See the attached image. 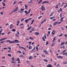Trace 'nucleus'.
I'll return each mask as SVG.
<instances>
[{
  "label": "nucleus",
  "instance_id": "15",
  "mask_svg": "<svg viewBox=\"0 0 67 67\" xmlns=\"http://www.w3.org/2000/svg\"><path fill=\"white\" fill-rule=\"evenodd\" d=\"M16 61H18L19 62L20 61V59L19 58H17V59H16Z\"/></svg>",
  "mask_w": 67,
  "mask_h": 67
},
{
  "label": "nucleus",
  "instance_id": "56",
  "mask_svg": "<svg viewBox=\"0 0 67 67\" xmlns=\"http://www.w3.org/2000/svg\"><path fill=\"white\" fill-rule=\"evenodd\" d=\"M65 51H66V50H65L63 52H62V53H65Z\"/></svg>",
  "mask_w": 67,
  "mask_h": 67
},
{
  "label": "nucleus",
  "instance_id": "54",
  "mask_svg": "<svg viewBox=\"0 0 67 67\" xmlns=\"http://www.w3.org/2000/svg\"><path fill=\"white\" fill-rule=\"evenodd\" d=\"M15 3H16V2H14V3L13 4V5H14L15 4Z\"/></svg>",
  "mask_w": 67,
  "mask_h": 67
},
{
  "label": "nucleus",
  "instance_id": "30",
  "mask_svg": "<svg viewBox=\"0 0 67 67\" xmlns=\"http://www.w3.org/2000/svg\"><path fill=\"white\" fill-rule=\"evenodd\" d=\"M32 21V22H31V24H33V22L34 21V20H32L31 21Z\"/></svg>",
  "mask_w": 67,
  "mask_h": 67
},
{
  "label": "nucleus",
  "instance_id": "44",
  "mask_svg": "<svg viewBox=\"0 0 67 67\" xmlns=\"http://www.w3.org/2000/svg\"><path fill=\"white\" fill-rule=\"evenodd\" d=\"M28 21L31 20H32V18H30L29 19H28Z\"/></svg>",
  "mask_w": 67,
  "mask_h": 67
},
{
  "label": "nucleus",
  "instance_id": "26",
  "mask_svg": "<svg viewBox=\"0 0 67 67\" xmlns=\"http://www.w3.org/2000/svg\"><path fill=\"white\" fill-rule=\"evenodd\" d=\"M58 5H57L55 6V8L57 9V8H58Z\"/></svg>",
  "mask_w": 67,
  "mask_h": 67
},
{
  "label": "nucleus",
  "instance_id": "49",
  "mask_svg": "<svg viewBox=\"0 0 67 67\" xmlns=\"http://www.w3.org/2000/svg\"><path fill=\"white\" fill-rule=\"evenodd\" d=\"M8 49H10V50L11 49V48L9 47H8Z\"/></svg>",
  "mask_w": 67,
  "mask_h": 67
},
{
  "label": "nucleus",
  "instance_id": "45",
  "mask_svg": "<svg viewBox=\"0 0 67 67\" xmlns=\"http://www.w3.org/2000/svg\"><path fill=\"white\" fill-rule=\"evenodd\" d=\"M63 35V34H61V35H59V37H60V36H62Z\"/></svg>",
  "mask_w": 67,
  "mask_h": 67
},
{
  "label": "nucleus",
  "instance_id": "36",
  "mask_svg": "<svg viewBox=\"0 0 67 67\" xmlns=\"http://www.w3.org/2000/svg\"><path fill=\"white\" fill-rule=\"evenodd\" d=\"M7 55L9 56V57H11V54H8Z\"/></svg>",
  "mask_w": 67,
  "mask_h": 67
},
{
  "label": "nucleus",
  "instance_id": "11",
  "mask_svg": "<svg viewBox=\"0 0 67 67\" xmlns=\"http://www.w3.org/2000/svg\"><path fill=\"white\" fill-rule=\"evenodd\" d=\"M35 34L36 35H38L40 34V33L37 32H35Z\"/></svg>",
  "mask_w": 67,
  "mask_h": 67
},
{
  "label": "nucleus",
  "instance_id": "23",
  "mask_svg": "<svg viewBox=\"0 0 67 67\" xmlns=\"http://www.w3.org/2000/svg\"><path fill=\"white\" fill-rule=\"evenodd\" d=\"M67 64V62H63V64L64 65H65V64Z\"/></svg>",
  "mask_w": 67,
  "mask_h": 67
},
{
  "label": "nucleus",
  "instance_id": "7",
  "mask_svg": "<svg viewBox=\"0 0 67 67\" xmlns=\"http://www.w3.org/2000/svg\"><path fill=\"white\" fill-rule=\"evenodd\" d=\"M44 52L45 53V54H48V53L47 52V51L46 50H44Z\"/></svg>",
  "mask_w": 67,
  "mask_h": 67
},
{
  "label": "nucleus",
  "instance_id": "24",
  "mask_svg": "<svg viewBox=\"0 0 67 67\" xmlns=\"http://www.w3.org/2000/svg\"><path fill=\"white\" fill-rule=\"evenodd\" d=\"M2 4H3V7H4L5 6V3H4V2H2Z\"/></svg>",
  "mask_w": 67,
  "mask_h": 67
},
{
  "label": "nucleus",
  "instance_id": "37",
  "mask_svg": "<svg viewBox=\"0 0 67 67\" xmlns=\"http://www.w3.org/2000/svg\"><path fill=\"white\" fill-rule=\"evenodd\" d=\"M14 12V11L10 13V15H11L12 14V13H13Z\"/></svg>",
  "mask_w": 67,
  "mask_h": 67
},
{
  "label": "nucleus",
  "instance_id": "28",
  "mask_svg": "<svg viewBox=\"0 0 67 67\" xmlns=\"http://www.w3.org/2000/svg\"><path fill=\"white\" fill-rule=\"evenodd\" d=\"M55 18V16L51 17L50 18V19H51V20H52V19H54V18Z\"/></svg>",
  "mask_w": 67,
  "mask_h": 67
},
{
  "label": "nucleus",
  "instance_id": "43",
  "mask_svg": "<svg viewBox=\"0 0 67 67\" xmlns=\"http://www.w3.org/2000/svg\"><path fill=\"white\" fill-rule=\"evenodd\" d=\"M53 13H51L50 15V16H52L53 15Z\"/></svg>",
  "mask_w": 67,
  "mask_h": 67
},
{
  "label": "nucleus",
  "instance_id": "18",
  "mask_svg": "<svg viewBox=\"0 0 67 67\" xmlns=\"http://www.w3.org/2000/svg\"><path fill=\"white\" fill-rule=\"evenodd\" d=\"M15 35L17 37H19V36L18 35L17 33L15 34Z\"/></svg>",
  "mask_w": 67,
  "mask_h": 67
},
{
  "label": "nucleus",
  "instance_id": "63",
  "mask_svg": "<svg viewBox=\"0 0 67 67\" xmlns=\"http://www.w3.org/2000/svg\"><path fill=\"white\" fill-rule=\"evenodd\" d=\"M66 53H67V52H66L65 53H64L63 54V55H65V54H66Z\"/></svg>",
  "mask_w": 67,
  "mask_h": 67
},
{
  "label": "nucleus",
  "instance_id": "22",
  "mask_svg": "<svg viewBox=\"0 0 67 67\" xmlns=\"http://www.w3.org/2000/svg\"><path fill=\"white\" fill-rule=\"evenodd\" d=\"M29 38H30V39L31 40H34V39L33 38L31 37H29Z\"/></svg>",
  "mask_w": 67,
  "mask_h": 67
},
{
  "label": "nucleus",
  "instance_id": "46",
  "mask_svg": "<svg viewBox=\"0 0 67 67\" xmlns=\"http://www.w3.org/2000/svg\"><path fill=\"white\" fill-rule=\"evenodd\" d=\"M42 16H40L39 17H38V19H40V18H42Z\"/></svg>",
  "mask_w": 67,
  "mask_h": 67
},
{
  "label": "nucleus",
  "instance_id": "34",
  "mask_svg": "<svg viewBox=\"0 0 67 67\" xmlns=\"http://www.w3.org/2000/svg\"><path fill=\"white\" fill-rule=\"evenodd\" d=\"M44 36V38H45L46 39V34H45Z\"/></svg>",
  "mask_w": 67,
  "mask_h": 67
},
{
  "label": "nucleus",
  "instance_id": "52",
  "mask_svg": "<svg viewBox=\"0 0 67 67\" xmlns=\"http://www.w3.org/2000/svg\"><path fill=\"white\" fill-rule=\"evenodd\" d=\"M44 3H46L45 1L43 2H42V4H44Z\"/></svg>",
  "mask_w": 67,
  "mask_h": 67
},
{
  "label": "nucleus",
  "instance_id": "47",
  "mask_svg": "<svg viewBox=\"0 0 67 67\" xmlns=\"http://www.w3.org/2000/svg\"><path fill=\"white\" fill-rule=\"evenodd\" d=\"M12 60H14V57H13L12 58Z\"/></svg>",
  "mask_w": 67,
  "mask_h": 67
},
{
  "label": "nucleus",
  "instance_id": "59",
  "mask_svg": "<svg viewBox=\"0 0 67 67\" xmlns=\"http://www.w3.org/2000/svg\"><path fill=\"white\" fill-rule=\"evenodd\" d=\"M49 51H50V53H52V50H51V49H49Z\"/></svg>",
  "mask_w": 67,
  "mask_h": 67
},
{
  "label": "nucleus",
  "instance_id": "42",
  "mask_svg": "<svg viewBox=\"0 0 67 67\" xmlns=\"http://www.w3.org/2000/svg\"><path fill=\"white\" fill-rule=\"evenodd\" d=\"M59 11H60V12H61V11H62V8H60L59 9Z\"/></svg>",
  "mask_w": 67,
  "mask_h": 67
},
{
  "label": "nucleus",
  "instance_id": "39",
  "mask_svg": "<svg viewBox=\"0 0 67 67\" xmlns=\"http://www.w3.org/2000/svg\"><path fill=\"white\" fill-rule=\"evenodd\" d=\"M17 53H21L22 52L20 51H17Z\"/></svg>",
  "mask_w": 67,
  "mask_h": 67
},
{
  "label": "nucleus",
  "instance_id": "10",
  "mask_svg": "<svg viewBox=\"0 0 67 67\" xmlns=\"http://www.w3.org/2000/svg\"><path fill=\"white\" fill-rule=\"evenodd\" d=\"M28 21H29V20H28V19H26L25 20V22L26 23H28Z\"/></svg>",
  "mask_w": 67,
  "mask_h": 67
},
{
  "label": "nucleus",
  "instance_id": "60",
  "mask_svg": "<svg viewBox=\"0 0 67 67\" xmlns=\"http://www.w3.org/2000/svg\"><path fill=\"white\" fill-rule=\"evenodd\" d=\"M61 30H64V28H63V27H61Z\"/></svg>",
  "mask_w": 67,
  "mask_h": 67
},
{
  "label": "nucleus",
  "instance_id": "3",
  "mask_svg": "<svg viewBox=\"0 0 67 67\" xmlns=\"http://www.w3.org/2000/svg\"><path fill=\"white\" fill-rule=\"evenodd\" d=\"M18 7H16V8L14 10V12H15V11H17V10H18Z\"/></svg>",
  "mask_w": 67,
  "mask_h": 67
},
{
  "label": "nucleus",
  "instance_id": "16",
  "mask_svg": "<svg viewBox=\"0 0 67 67\" xmlns=\"http://www.w3.org/2000/svg\"><path fill=\"white\" fill-rule=\"evenodd\" d=\"M57 57H58V58H63V57L61 56H57Z\"/></svg>",
  "mask_w": 67,
  "mask_h": 67
},
{
  "label": "nucleus",
  "instance_id": "12",
  "mask_svg": "<svg viewBox=\"0 0 67 67\" xmlns=\"http://www.w3.org/2000/svg\"><path fill=\"white\" fill-rule=\"evenodd\" d=\"M32 57H33L32 56H30L29 57V59H32Z\"/></svg>",
  "mask_w": 67,
  "mask_h": 67
},
{
  "label": "nucleus",
  "instance_id": "20",
  "mask_svg": "<svg viewBox=\"0 0 67 67\" xmlns=\"http://www.w3.org/2000/svg\"><path fill=\"white\" fill-rule=\"evenodd\" d=\"M63 18H64V17H62L60 19L61 22H62L63 21Z\"/></svg>",
  "mask_w": 67,
  "mask_h": 67
},
{
  "label": "nucleus",
  "instance_id": "9",
  "mask_svg": "<svg viewBox=\"0 0 67 67\" xmlns=\"http://www.w3.org/2000/svg\"><path fill=\"white\" fill-rule=\"evenodd\" d=\"M15 42L16 43V42L17 43H20V41H19L18 40H14Z\"/></svg>",
  "mask_w": 67,
  "mask_h": 67
},
{
  "label": "nucleus",
  "instance_id": "21",
  "mask_svg": "<svg viewBox=\"0 0 67 67\" xmlns=\"http://www.w3.org/2000/svg\"><path fill=\"white\" fill-rule=\"evenodd\" d=\"M32 48V47L31 46H29V49H31V48Z\"/></svg>",
  "mask_w": 67,
  "mask_h": 67
},
{
  "label": "nucleus",
  "instance_id": "40",
  "mask_svg": "<svg viewBox=\"0 0 67 67\" xmlns=\"http://www.w3.org/2000/svg\"><path fill=\"white\" fill-rule=\"evenodd\" d=\"M24 19V18H23V19H21V21H22V22L23 21Z\"/></svg>",
  "mask_w": 67,
  "mask_h": 67
},
{
  "label": "nucleus",
  "instance_id": "62",
  "mask_svg": "<svg viewBox=\"0 0 67 67\" xmlns=\"http://www.w3.org/2000/svg\"><path fill=\"white\" fill-rule=\"evenodd\" d=\"M24 12H25V13H27V11L26 10V11H25Z\"/></svg>",
  "mask_w": 67,
  "mask_h": 67
},
{
  "label": "nucleus",
  "instance_id": "19",
  "mask_svg": "<svg viewBox=\"0 0 67 67\" xmlns=\"http://www.w3.org/2000/svg\"><path fill=\"white\" fill-rule=\"evenodd\" d=\"M25 9L26 10H27V5H25Z\"/></svg>",
  "mask_w": 67,
  "mask_h": 67
},
{
  "label": "nucleus",
  "instance_id": "31",
  "mask_svg": "<svg viewBox=\"0 0 67 67\" xmlns=\"http://www.w3.org/2000/svg\"><path fill=\"white\" fill-rule=\"evenodd\" d=\"M11 63L12 64H14V60L12 61Z\"/></svg>",
  "mask_w": 67,
  "mask_h": 67
},
{
  "label": "nucleus",
  "instance_id": "29",
  "mask_svg": "<svg viewBox=\"0 0 67 67\" xmlns=\"http://www.w3.org/2000/svg\"><path fill=\"white\" fill-rule=\"evenodd\" d=\"M24 9H23L21 8V9H20V11H21L23 12V11H24Z\"/></svg>",
  "mask_w": 67,
  "mask_h": 67
},
{
  "label": "nucleus",
  "instance_id": "25",
  "mask_svg": "<svg viewBox=\"0 0 67 67\" xmlns=\"http://www.w3.org/2000/svg\"><path fill=\"white\" fill-rule=\"evenodd\" d=\"M36 50L37 51H38V47L37 46H36Z\"/></svg>",
  "mask_w": 67,
  "mask_h": 67
},
{
  "label": "nucleus",
  "instance_id": "17",
  "mask_svg": "<svg viewBox=\"0 0 67 67\" xmlns=\"http://www.w3.org/2000/svg\"><path fill=\"white\" fill-rule=\"evenodd\" d=\"M65 43L63 42L61 43L60 45H62V46L63 45V44H65Z\"/></svg>",
  "mask_w": 67,
  "mask_h": 67
},
{
  "label": "nucleus",
  "instance_id": "38",
  "mask_svg": "<svg viewBox=\"0 0 67 67\" xmlns=\"http://www.w3.org/2000/svg\"><path fill=\"white\" fill-rule=\"evenodd\" d=\"M46 3H48L49 2L48 1H45Z\"/></svg>",
  "mask_w": 67,
  "mask_h": 67
},
{
  "label": "nucleus",
  "instance_id": "5",
  "mask_svg": "<svg viewBox=\"0 0 67 67\" xmlns=\"http://www.w3.org/2000/svg\"><path fill=\"white\" fill-rule=\"evenodd\" d=\"M13 27V24H12L10 25V29H12Z\"/></svg>",
  "mask_w": 67,
  "mask_h": 67
},
{
  "label": "nucleus",
  "instance_id": "8",
  "mask_svg": "<svg viewBox=\"0 0 67 67\" xmlns=\"http://www.w3.org/2000/svg\"><path fill=\"white\" fill-rule=\"evenodd\" d=\"M55 32H56L55 31V30H53V31L52 33V34L53 35H54V34H55Z\"/></svg>",
  "mask_w": 67,
  "mask_h": 67
},
{
  "label": "nucleus",
  "instance_id": "27",
  "mask_svg": "<svg viewBox=\"0 0 67 67\" xmlns=\"http://www.w3.org/2000/svg\"><path fill=\"white\" fill-rule=\"evenodd\" d=\"M44 61V62H48V61H47V60H46V59H44L43 60Z\"/></svg>",
  "mask_w": 67,
  "mask_h": 67
},
{
  "label": "nucleus",
  "instance_id": "32",
  "mask_svg": "<svg viewBox=\"0 0 67 67\" xmlns=\"http://www.w3.org/2000/svg\"><path fill=\"white\" fill-rule=\"evenodd\" d=\"M31 27H32L31 26H30L27 29V30H30V29H31Z\"/></svg>",
  "mask_w": 67,
  "mask_h": 67
},
{
  "label": "nucleus",
  "instance_id": "48",
  "mask_svg": "<svg viewBox=\"0 0 67 67\" xmlns=\"http://www.w3.org/2000/svg\"><path fill=\"white\" fill-rule=\"evenodd\" d=\"M41 56L42 57H45V56L44 55H42Z\"/></svg>",
  "mask_w": 67,
  "mask_h": 67
},
{
  "label": "nucleus",
  "instance_id": "50",
  "mask_svg": "<svg viewBox=\"0 0 67 67\" xmlns=\"http://www.w3.org/2000/svg\"><path fill=\"white\" fill-rule=\"evenodd\" d=\"M48 34L49 35H50V33H51V31H48Z\"/></svg>",
  "mask_w": 67,
  "mask_h": 67
},
{
  "label": "nucleus",
  "instance_id": "61",
  "mask_svg": "<svg viewBox=\"0 0 67 67\" xmlns=\"http://www.w3.org/2000/svg\"><path fill=\"white\" fill-rule=\"evenodd\" d=\"M18 31L17 32V34L18 35H20V33H19V32H18Z\"/></svg>",
  "mask_w": 67,
  "mask_h": 67
},
{
  "label": "nucleus",
  "instance_id": "57",
  "mask_svg": "<svg viewBox=\"0 0 67 67\" xmlns=\"http://www.w3.org/2000/svg\"><path fill=\"white\" fill-rule=\"evenodd\" d=\"M3 12H1V14L2 15V14H3Z\"/></svg>",
  "mask_w": 67,
  "mask_h": 67
},
{
  "label": "nucleus",
  "instance_id": "53",
  "mask_svg": "<svg viewBox=\"0 0 67 67\" xmlns=\"http://www.w3.org/2000/svg\"><path fill=\"white\" fill-rule=\"evenodd\" d=\"M29 13H29V12H28L26 14V15H27V14H29Z\"/></svg>",
  "mask_w": 67,
  "mask_h": 67
},
{
  "label": "nucleus",
  "instance_id": "1",
  "mask_svg": "<svg viewBox=\"0 0 67 67\" xmlns=\"http://www.w3.org/2000/svg\"><path fill=\"white\" fill-rule=\"evenodd\" d=\"M41 9L42 10V11H43V10L45 11V7H44V6L42 5V6L41 8Z\"/></svg>",
  "mask_w": 67,
  "mask_h": 67
},
{
  "label": "nucleus",
  "instance_id": "6",
  "mask_svg": "<svg viewBox=\"0 0 67 67\" xmlns=\"http://www.w3.org/2000/svg\"><path fill=\"white\" fill-rule=\"evenodd\" d=\"M55 42H53L52 43V45H51L52 47H53L54 46V45H55Z\"/></svg>",
  "mask_w": 67,
  "mask_h": 67
},
{
  "label": "nucleus",
  "instance_id": "2",
  "mask_svg": "<svg viewBox=\"0 0 67 67\" xmlns=\"http://www.w3.org/2000/svg\"><path fill=\"white\" fill-rule=\"evenodd\" d=\"M7 42H9V43H15V41H10V40H7Z\"/></svg>",
  "mask_w": 67,
  "mask_h": 67
},
{
  "label": "nucleus",
  "instance_id": "13",
  "mask_svg": "<svg viewBox=\"0 0 67 67\" xmlns=\"http://www.w3.org/2000/svg\"><path fill=\"white\" fill-rule=\"evenodd\" d=\"M7 38H5L3 39H1V41H3V40H5V39H7Z\"/></svg>",
  "mask_w": 67,
  "mask_h": 67
},
{
  "label": "nucleus",
  "instance_id": "55",
  "mask_svg": "<svg viewBox=\"0 0 67 67\" xmlns=\"http://www.w3.org/2000/svg\"><path fill=\"white\" fill-rule=\"evenodd\" d=\"M4 42H5V41H2V42H1L0 43H4Z\"/></svg>",
  "mask_w": 67,
  "mask_h": 67
},
{
  "label": "nucleus",
  "instance_id": "14",
  "mask_svg": "<svg viewBox=\"0 0 67 67\" xmlns=\"http://www.w3.org/2000/svg\"><path fill=\"white\" fill-rule=\"evenodd\" d=\"M47 67H52V65H51L50 64L48 65H47Z\"/></svg>",
  "mask_w": 67,
  "mask_h": 67
},
{
  "label": "nucleus",
  "instance_id": "4",
  "mask_svg": "<svg viewBox=\"0 0 67 67\" xmlns=\"http://www.w3.org/2000/svg\"><path fill=\"white\" fill-rule=\"evenodd\" d=\"M19 48H23V49H24V50H25V51H26V49L25 48H24L23 47H20V46H19Z\"/></svg>",
  "mask_w": 67,
  "mask_h": 67
},
{
  "label": "nucleus",
  "instance_id": "33",
  "mask_svg": "<svg viewBox=\"0 0 67 67\" xmlns=\"http://www.w3.org/2000/svg\"><path fill=\"white\" fill-rule=\"evenodd\" d=\"M16 30L15 29H13V30H12V31H13V32H15Z\"/></svg>",
  "mask_w": 67,
  "mask_h": 67
},
{
  "label": "nucleus",
  "instance_id": "35",
  "mask_svg": "<svg viewBox=\"0 0 67 67\" xmlns=\"http://www.w3.org/2000/svg\"><path fill=\"white\" fill-rule=\"evenodd\" d=\"M42 40H43V41H45V38H44V37H42Z\"/></svg>",
  "mask_w": 67,
  "mask_h": 67
},
{
  "label": "nucleus",
  "instance_id": "64",
  "mask_svg": "<svg viewBox=\"0 0 67 67\" xmlns=\"http://www.w3.org/2000/svg\"><path fill=\"white\" fill-rule=\"evenodd\" d=\"M31 67H35L34 66H33V65H31Z\"/></svg>",
  "mask_w": 67,
  "mask_h": 67
},
{
  "label": "nucleus",
  "instance_id": "41",
  "mask_svg": "<svg viewBox=\"0 0 67 67\" xmlns=\"http://www.w3.org/2000/svg\"><path fill=\"white\" fill-rule=\"evenodd\" d=\"M48 44V42L47 41L46 42V45H47Z\"/></svg>",
  "mask_w": 67,
  "mask_h": 67
},
{
  "label": "nucleus",
  "instance_id": "58",
  "mask_svg": "<svg viewBox=\"0 0 67 67\" xmlns=\"http://www.w3.org/2000/svg\"><path fill=\"white\" fill-rule=\"evenodd\" d=\"M22 12H22V11H21V10H20V13H22Z\"/></svg>",
  "mask_w": 67,
  "mask_h": 67
},
{
  "label": "nucleus",
  "instance_id": "51",
  "mask_svg": "<svg viewBox=\"0 0 67 67\" xmlns=\"http://www.w3.org/2000/svg\"><path fill=\"white\" fill-rule=\"evenodd\" d=\"M28 12H29L30 13L31 12V9H30L29 10Z\"/></svg>",
  "mask_w": 67,
  "mask_h": 67
}]
</instances>
